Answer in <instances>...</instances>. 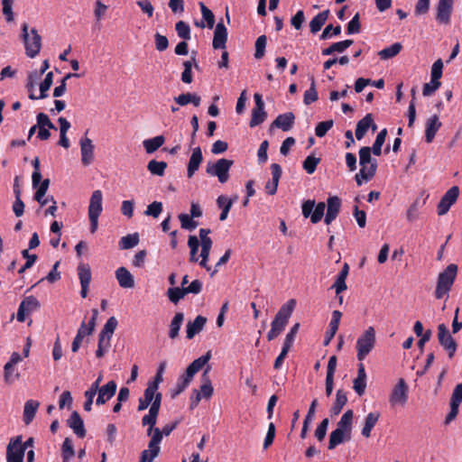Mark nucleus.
Listing matches in <instances>:
<instances>
[{
    "mask_svg": "<svg viewBox=\"0 0 462 462\" xmlns=\"http://www.w3.org/2000/svg\"><path fill=\"white\" fill-rule=\"evenodd\" d=\"M162 402V394L156 396V400L152 402L149 411L142 419L143 426H149L147 429V435L151 437L148 443V451L158 456L160 452V443L162 439V432L159 428H154L157 422V417L159 414L160 407Z\"/></svg>",
    "mask_w": 462,
    "mask_h": 462,
    "instance_id": "1",
    "label": "nucleus"
},
{
    "mask_svg": "<svg viewBox=\"0 0 462 462\" xmlns=\"http://www.w3.org/2000/svg\"><path fill=\"white\" fill-rule=\"evenodd\" d=\"M371 153V148L368 146L361 147L359 150V164L361 168L355 176L358 186H361L364 181L372 180L376 173L377 161L372 158Z\"/></svg>",
    "mask_w": 462,
    "mask_h": 462,
    "instance_id": "2",
    "label": "nucleus"
},
{
    "mask_svg": "<svg viewBox=\"0 0 462 462\" xmlns=\"http://www.w3.org/2000/svg\"><path fill=\"white\" fill-rule=\"evenodd\" d=\"M295 306L296 300L294 299H291L289 300L285 304H283L278 310L274 319L271 323V329L267 334V339L269 341H272L274 338H276L284 329L290 317L293 312Z\"/></svg>",
    "mask_w": 462,
    "mask_h": 462,
    "instance_id": "3",
    "label": "nucleus"
},
{
    "mask_svg": "<svg viewBox=\"0 0 462 462\" xmlns=\"http://www.w3.org/2000/svg\"><path fill=\"white\" fill-rule=\"evenodd\" d=\"M457 273V266L450 263L447 268L439 274L435 297L442 299L448 293L455 282Z\"/></svg>",
    "mask_w": 462,
    "mask_h": 462,
    "instance_id": "4",
    "label": "nucleus"
},
{
    "mask_svg": "<svg viewBox=\"0 0 462 462\" xmlns=\"http://www.w3.org/2000/svg\"><path fill=\"white\" fill-rule=\"evenodd\" d=\"M22 38L24 43L25 53L30 58L38 55L42 48V37L35 28L31 29L26 23L22 24Z\"/></svg>",
    "mask_w": 462,
    "mask_h": 462,
    "instance_id": "5",
    "label": "nucleus"
},
{
    "mask_svg": "<svg viewBox=\"0 0 462 462\" xmlns=\"http://www.w3.org/2000/svg\"><path fill=\"white\" fill-rule=\"evenodd\" d=\"M375 330L374 327H368L356 340V357L363 361L375 346Z\"/></svg>",
    "mask_w": 462,
    "mask_h": 462,
    "instance_id": "6",
    "label": "nucleus"
},
{
    "mask_svg": "<svg viewBox=\"0 0 462 462\" xmlns=\"http://www.w3.org/2000/svg\"><path fill=\"white\" fill-rule=\"evenodd\" d=\"M234 162L228 159H219L216 162H208L206 172L210 176H216L220 183H226L229 179V170Z\"/></svg>",
    "mask_w": 462,
    "mask_h": 462,
    "instance_id": "7",
    "label": "nucleus"
},
{
    "mask_svg": "<svg viewBox=\"0 0 462 462\" xmlns=\"http://www.w3.org/2000/svg\"><path fill=\"white\" fill-rule=\"evenodd\" d=\"M326 204L324 202H319L315 204V200L308 199L302 203L301 210L304 217H310V221L313 224L319 223L325 212Z\"/></svg>",
    "mask_w": 462,
    "mask_h": 462,
    "instance_id": "8",
    "label": "nucleus"
},
{
    "mask_svg": "<svg viewBox=\"0 0 462 462\" xmlns=\"http://www.w3.org/2000/svg\"><path fill=\"white\" fill-rule=\"evenodd\" d=\"M409 387L403 378H400L392 390L389 402L392 407L404 406L408 401Z\"/></svg>",
    "mask_w": 462,
    "mask_h": 462,
    "instance_id": "9",
    "label": "nucleus"
},
{
    "mask_svg": "<svg viewBox=\"0 0 462 462\" xmlns=\"http://www.w3.org/2000/svg\"><path fill=\"white\" fill-rule=\"evenodd\" d=\"M211 358V352L208 351L205 355L199 356L195 359L192 363L189 365L184 374H182L179 378L181 379L184 383H187L189 385L192 381L194 375L208 364V362Z\"/></svg>",
    "mask_w": 462,
    "mask_h": 462,
    "instance_id": "10",
    "label": "nucleus"
},
{
    "mask_svg": "<svg viewBox=\"0 0 462 462\" xmlns=\"http://www.w3.org/2000/svg\"><path fill=\"white\" fill-rule=\"evenodd\" d=\"M24 448H23V438L17 436L11 439L6 448V462H23Z\"/></svg>",
    "mask_w": 462,
    "mask_h": 462,
    "instance_id": "11",
    "label": "nucleus"
},
{
    "mask_svg": "<svg viewBox=\"0 0 462 462\" xmlns=\"http://www.w3.org/2000/svg\"><path fill=\"white\" fill-rule=\"evenodd\" d=\"M254 99L255 106L252 109L251 119L249 122V125L252 128L263 124L267 118V113L264 110V102L262 95L255 93L254 95Z\"/></svg>",
    "mask_w": 462,
    "mask_h": 462,
    "instance_id": "12",
    "label": "nucleus"
},
{
    "mask_svg": "<svg viewBox=\"0 0 462 462\" xmlns=\"http://www.w3.org/2000/svg\"><path fill=\"white\" fill-rule=\"evenodd\" d=\"M438 339L443 348L448 351L449 358H452L456 353L457 345L446 325L443 323L438 326Z\"/></svg>",
    "mask_w": 462,
    "mask_h": 462,
    "instance_id": "13",
    "label": "nucleus"
},
{
    "mask_svg": "<svg viewBox=\"0 0 462 462\" xmlns=\"http://www.w3.org/2000/svg\"><path fill=\"white\" fill-rule=\"evenodd\" d=\"M459 195V189L457 186L451 187L441 198L438 204V214L439 216L448 213L451 206L457 201Z\"/></svg>",
    "mask_w": 462,
    "mask_h": 462,
    "instance_id": "14",
    "label": "nucleus"
},
{
    "mask_svg": "<svg viewBox=\"0 0 462 462\" xmlns=\"http://www.w3.org/2000/svg\"><path fill=\"white\" fill-rule=\"evenodd\" d=\"M40 303L39 300L33 296H28L20 303L16 319L19 322H24L25 317L27 314L32 313V311L39 309Z\"/></svg>",
    "mask_w": 462,
    "mask_h": 462,
    "instance_id": "15",
    "label": "nucleus"
},
{
    "mask_svg": "<svg viewBox=\"0 0 462 462\" xmlns=\"http://www.w3.org/2000/svg\"><path fill=\"white\" fill-rule=\"evenodd\" d=\"M77 272L81 286L80 295L82 298H87L92 277L90 266L88 263H80L78 265Z\"/></svg>",
    "mask_w": 462,
    "mask_h": 462,
    "instance_id": "16",
    "label": "nucleus"
},
{
    "mask_svg": "<svg viewBox=\"0 0 462 462\" xmlns=\"http://www.w3.org/2000/svg\"><path fill=\"white\" fill-rule=\"evenodd\" d=\"M81 162L85 166L90 165L94 162V144L86 135L79 140Z\"/></svg>",
    "mask_w": 462,
    "mask_h": 462,
    "instance_id": "17",
    "label": "nucleus"
},
{
    "mask_svg": "<svg viewBox=\"0 0 462 462\" xmlns=\"http://www.w3.org/2000/svg\"><path fill=\"white\" fill-rule=\"evenodd\" d=\"M327 213L325 216V223L329 225L332 221H334L341 208V199L337 196L328 197L327 200Z\"/></svg>",
    "mask_w": 462,
    "mask_h": 462,
    "instance_id": "18",
    "label": "nucleus"
},
{
    "mask_svg": "<svg viewBox=\"0 0 462 462\" xmlns=\"http://www.w3.org/2000/svg\"><path fill=\"white\" fill-rule=\"evenodd\" d=\"M103 194L102 191L97 189L93 191L88 205V217H99L103 211Z\"/></svg>",
    "mask_w": 462,
    "mask_h": 462,
    "instance_id": "19",
    "label": "nucleus"
},
{
    "mask_svg": "<svg viewBox=\"0 0 462 462\" xmlns=\"http://www.w3.org/2000/svg\"><path fill=\"white\" fill-rule=\"evenodd\" d=\"M442 124L438 115H433L429 117L425 124V141L428 143L433 142L437 132L441 127Z\"/></svg>",
    "mask_w": 462,
    "mask_h": 462,
    "instance_id": "20",
    "label": "nucleus"
},
{
    "mask_svg": "<svg viewBox=\"0 0 462 462\" xmlns=\"http://www.w3.org/2000/svg\"><path fill=\"white\" fill-rule=\"evenodd\" d=\"M227 41V30L223 23V22H219L215 28L214 37L212 42V46L216 50H224L226 49V43Z\"/></svg>",
    "mask_w": 462,
    "mask_h": 462,
    "instance_id": "21",
    "label": "nucleus"
},
{
    "mask_svg": "<svg viewBox=\"0 0 462 462\" xmlns=\"http://www.w3.org/2000/svg\"><path fill=\"white\" fill-rule=\"evenodd\" d=\"M453 0H439L438 12L436 19L444 24L450 22V15L452 12Z\"/></svg>",
    "mask_w": 462,
    "mask_h": 462,
    "instance_id": "22",
    "label": "nucleus"
},
{
    "mask_svg": "<svg viewBox=\"0 0 462 462\" xmlns=\"http://www.w3.org/2000/svg\"><path fill=\"white\" fill-rule=\"evenodd\" d=\"M158 394L162 393L156 392V384H148L147 388L144 390L143 397L139 399L137 410L141 411L146 410L149 405L152 406Z\"/></svg>",
    "mask_w": 462,
    "mask_h": 462,
    "instance_id": "23",
    "label": "nucleus"
},
{
    "mask_svg": "<svg viewBox=\"0 0 462 462\" xmlns=\"http://www.w3.org/2000/svg\"><path fill=\"white\" fill-rule=\"evenodd\" d=\"M202 161L203 156L200 147L193 148L187 168V177L189 179L193 177V175L199 170Z\"/></svg>",
    "mask_w": 462,
    "mask_h": 462,
    "instance_id": "24",
    "label": "nucleus"
},
{
    "mask_svg": "<svg viewBox=\"0 0 462 462\" xmlns=\"http://www.w3.org/2000/svg\"><path fill=\"white\" fill-rule=\"evenodd\" d=\"M116 383L115 381H109L105 385L101 386L97 391L98 396L97 398L96 403L97 405H101L109 401L116 392Z\"/></svg>",
    "mask_w": 462,
    "mask_h": 462,
    "instance_id": "25",
    "label": "nucleus"
},
{
    "mask_svg": "<svg viewBox=\"0 0 462 462\" xmlns=\"http://www.w3.org/2000/svg\"><path fill=\"white\" fill-rule=\"evenodd\" d=\"M370 127H372L373 131H375L377 128L376 125L374 124L373 116L371 114H367L356 124L355 133L356 139H363V137L365 135L366 132Z\"/></svg>",
    "mask_w": 462,
    "mask_h": 462,
    "instance_id": "26",
    "label": "nucleus"
},
{
    "mask_svg": "<svg viewBox=\"0 0 462 462\" xmlns=\"http://www.w3.org/2000/svg\"><path fill=\"white\" fill-rule=\"evenodd\" d=\"M116 278L121 288L132 289L134 287V278L125 267H119L116 269Z\"/></svg>",
    "mask_w": 462,
    "mask_h": 462,
    "instance_id": "27",
    "label": "nucleus"
},
{
    "mask_svg": "<svg viewBox=\"0 0 462 462\" xmlns=\"http://www.w3.org/2000/svg\"><path fill=\"white\" fill-rule=\"evenodd\" d=\"M366 373L364 364L360 363L357 368V376L353 382V389L359 395L362 396L366 389Z\"/></svg>",
    "mask_w": 462,
    "mask_h": 462,
    "instance_id": "28",
    "label": "nucleus"
},
{
    "mask_svg": "<svg viewBox=\"0 0 462 462\" xmlns=\"http://www.w3.org/2000/svg\"><path fill=\"white\" fill-rule=\"evenodd\" d=\"M295 121V116L292 112H287L279 115L276 119L273 122L272 126L282 129L284 132L290 131Z\"/></svg>",
    "mask_w": 462,
    "mask_h": 462,
    "instance_id": "29",
    "label": "nucleus"
},
{
    "mask_svg": "<svg viewBox=\"0 0 462 462\" xmlns=\"http://www.w3.org/2000/svg\"><path fill=\"white\" fill-rule=\"evenodd\" d=\"M207 319L203 316H197L193 321H189L186 326V337L188 339L193 338L204 328Z\"/></svg>",
    "mask_w": 462,
    "mask_h": 462,
    "instance_id": "30",
    "label": "nucleus"
},
{
    "mask_svg": "<svg viewBox=\"0 0 462 462\" xmlns=\"http://www.w3.org/2000/svg\"><path fill=\"white\" fill-rule=\"evenodd\" d=\"M68 426L73 430V432L79 438H84L86 436V430L84 428V422L80 418L78 411H73L69 418Z\"/></svg>",
    "mask_w": 462,
    "mask_h": 462,
    "instance_id": "31",
    "label": "nucleus"
},
{
    "mask_svg": "<svg viewBox=\"0 0 462 462\" xmlns=\"http://www.w3.org/2000/svg\"><path fill=\"white\" fill-rule=\"evenodd\" d=\"M271 171H272V180H269L265 185V190L269 195H274L277 191L278 183L280 180V178L282 176V168L277 163H273L271 165Z\"/></svg>",
    "mask_w": 462,
    "mask_h": 462,
    "instance_id": "32",
    "label": "nucleus"
},
{
    "mask_svg": "<svg viewBox=\"0 0 462 462\" xmlns=\"http://www.w3.org/2000/svg\"><path fill=\"white\" fill-rule=\"evenodd\" d=\"M210 370H211V366L209 365H208L207 367L205 368L204 372L201 374L202 384L200 386V390L199 391V393H200L201 395L203 396V398H205V399H209L214 393L211 380L208 375V373Z\"/></svg>",
    "mask_w": 462,
    "mask_h": 462,
    "instance_id": "33",
    "label": "nucleus"
},
{
    "mask_svg": "<svg viewBox=\"0 0 462 462\" xmlns=\"http://www.w3.org/2000/svg\"><path fill=\"white\" fill-rule=\"evenodd\" d=\"M200 244H201V252H200L201 260L199 262V263L202 268H204L209 272V271H211V266L208 265V262L210 250H211L213 242H212V239L209 237V238L201 240Z\"/></svg>",
    "mask_w": 462,
    "mask_h": 462,
    "instance_id": "34",
    "label": "nucleus"
},
{
    "mask_svg": "<svg viewBox=\"0 0 462 462\" xmlns=\"http://www.w3.org/2000/svg\"><path fill=\"white\" fill-rule=\"evenodd\" d=\"M40 406V402L36 400H28L24 403L23 407V422L25 425H29L37 412Z\"/></svg>",
    "mask_w": 462,
    "mask_h": 462,
    "instance_id": "35",
    "label": "nucleus"
},
{
    "mask_svg": "<svg viewBox=\"0 0 462 462\" xmlns=\"http://www.w3.org/2000/svg\"><path fill=\"white\" fill-rule=\"evenodd\" d=\"M50 186V180H43L37 188V190L34 194V199L41 205V207H44L47 203L51 202L50 196L45 198L46 192Z\"/></svg>",
    "mask_w": 462,
    "mask_h": 462,
    "instance_id": "36",
    "label": "nucleus"
},
{
    "mask_svg": "<svg viewBox=\"0 0 462 462\" xmlns=\"http://www.w3.org/2000/svg\"><path fill=\"white\" fill-rule=\"evenodd\" d=\"M350 439V434L336 429L329 435L328 449H334L337 446L342 444L346 440H349Z\"/></svg>",
    "mask_w": 462,
    "mask_h": 462,
    "instance_id": "37",
    "label": "nucleus"
},
{
    "mask_svg": "<svg viewBox=\"0 0 462 462\" xmlns=\"http://www.w3.org/2000/svg\"><path fill=\"white\" fill-rule=\"evenodd\" d=\"M380 418V413L378 411L369 412L365 419V424L362 429V435L365 438H369L371 436V431L374 427L376 425Z\"/></svg>",
    "mask_w": 462,
    "mask_h": 462,
    "instance_id": "38",
    "label": "nucleus"
},
{
    "mask_svg": "<svg viewBox=\"0 0 462 462\" xmlns=\"http://www.w3.org/2000/svg\"><path fill=\"white\" fill-rule=\"evenodd\" d=\"M184 320V315L182 312H177L172 318L170 328H169V337L171 339H175L179 337V332L181 328V325Z\"/></svg>",
    "mask_w": 462,
    "mask_h": 462,
    "instance_id": "39",
    "label": "nucleus"
},
{
    "mask_svg": "<svg viewBox=\"0 0 462 462\" xmlns=\"http://www.w3.org/2000/svg\"><path fill=\"white\" fill-rule=\"evenodd\" d=\"M165 138L163 135H157L153 138L145 139L143 145L147 153L151 154L156 152L161 146L163 145Z\"/></svg>",
    "mask_w": 462,
    "mask_h": 462,
    "instance_id": "40",
    "label": "nucleus"
},
{
    "mask_svg": "<svg viewBox=\"0 0 462 462\" xmlns=\"http://www.w3.org/2000/svg\"><path fill=\"white\" fill-rule=\"evenodd\" d=\"M353 40H345L331 44L328 48L322 50V55L328 56L334 52H344L348 47L353 44Z\"/></svg>",
    "mask_w": 462,
    "mask_h": 462,
    "instance_id": "41",
    "label": "nucleus"
},
{
    "mask_svg": "<svg viewBox=\"0 0 462 462\" xmlns=\"http://www.w3.org/2000/svg\"><path fill=\"white\" fill-rule=\"evenodd\" d=\"M347 402V397L344 390L338 389L336 393L335 402L330 409V412L333 415H337L341 412L343 407Z\"/></svg>",
    "mask_w": 462,
    "mask_h": 462,
    "instance_id": "42",
    "label": "nucleus"
},
{
    "mask_svg": "<svg viewBox=\"0 0 462 462\" xmlns=\"http://www.w3.org/2000/svg\"><path fill=\"white\" fill-rule=\"evenodd\" d=\"M328 14H329V11L326 10V11H323V12L318 14L317 15H315L312 18V20L310 23V32L312 33H317L318 32L320 31V29L325 24V23L328 17Z\"/></svg>",
    "mask_w": 462,
    "mask_h": 462,
    "instance_id": "43",
    "label": "nucleus"
},
{
    "mask_svg": "<svg viewBox=\"0 0 462 462\" xmlns=\"http://www.w3.org/2000/svg\"><path fill=\"white\" fill-rule=\"evenodd\" d=\"M354 412L352 410L346 411L339 421L337 422V429L341 430L351 435L352 423H353Z\"/></svg>",
    "mask_w": 462,
    "mask_h": 462,
    "instance_id": "44",
    "label": "nucleus"
},
{
    "mask_svg": "<svg viewBox=\"0 0 462 462\" xmlns=\"http://www.w3.org/2000/svg\"><path fill=\"white\" fill-rule=\"evenodd\" d=\"M354 412L352 410L346 411L339 421L337 422V429L341 430L351 435L352 423H353Z\"/></svg>",
    "mask_w": 462,
    "mask_h": 462,
    "instance_id": "45",
    "label": "nucleus"
},
{
    "mask_svg": "<svg viewBox=\"0 0 462 462\" xmlns=\"http://www.w3.org/2000/svg\"><path fill=\"white\" fill-rule=\"evenodd\" d=\"M200 97L197 94L192 93H185L180 94L178 97H174V101L179 106H186L189 103L193 104L195 106H199L200 105Z\"/></svg>",
    "mask_w": 462,
    "mask_h": 462,
    "instance_id": "46",
    "label": "nucleus"
},
{
    "mask_svg": "<svg viewBox=\"0 0 462 462\" xmlns=\"http://www.w3.org/2000/svg\"><path fill=\"white\" fill-rule=\"evenodd\" d=\"M233 200L231 199H228L227 197L221 195L217 199V204L219 208L222 209V212L219 216L220 221H225L228 216V212L233 205Z\"/></svg>",
    "mask_w": 462,
    "mask_h": 462,
    "instance_id": "47",
    "label": "nucleus"
},
{
    "mask_svg": "<svg viewBox=\"0 0 462 462\" xmlns=\"http://www.w3.org/2000/svg\"><path fill=\"white\" fill-rule=\"evenodd\" d=\"M402 44L395 42L389 47H386L378 52L381 60H389L395 57L402 51Z\"/></svg>",
    "mask_w": 462,
    "mask_h": 462,
    "instance_id": "48",
    "label": "nucleus"
},
{
    "mask_svg": "<svg viewBox=\"0 0 462 462\" xmlns=\"http://www.w3.org/2000/svg\"><path fill=\"white\" fill-rule=\"evenodd\" d=\"M387 135V130L384 128L381 130L376 135L375 141L371 148V152L375 156H380L382 154V147L385 142V138Z\"/></svg>",
    "mask_w": 462,
    "mask_h": 462,
    "instance_id": "49",
    "label": "nucleus"
},
{
    "mask_svg": "<svg viewBox=\"0 0 462 462\" xmlns=\"http://www.w3.org/2000/svg\"><path fill=\"white\" fill-rule=\"evenodd\" d=\"M166 168L167 163L165 162L152 160L147 164V170L151 172V174L156 176H163Z\"/></svg>",
    "mask_w": 462,
    "mask_h": 462,
    "instance_id": "50",
    "label": "nucleus"
},
{
    "mask_svg": "<svg viewBox=\"0 0 462 462\" xmlns=\"http://www.w3.org/2000/svg\"><path fill=\"white\" fill-rule=\"evenodd\" d=\"M139 243V236L137 233L130 234L123 236L119 241L121 249H130L136 246Z\"/></svg>",
    "mask_w": 462,
    "mask_h": 462,
    "instance_id": "51",
    "label": "nucleus"
},
{
    "mask_svg": "<svg viewBox=\"0 0 462 462\" xmlns=\"http://www.w3.org/2000/svg\"><path fill=\"white\" fill-rule=\"evenodd\" d=\"M175 30H176L178 36L180 39H182L184 41L190 40V38H191L190 27L186 22H184V21L177 22L175 24Z\"/></svg>",
    "mask_w": 462,
    "mask_h": 462,
    "instance_id": "52",
    "label": "nucleus"
},
{
    "mask_svg": "<svg viewBox=\"0 0 462 462\" xmlns=\"http://www.w3.org/2000/svg\"><path fill=\"white\" fill-rule=\"evenodd\" d=\"M188 245L190 249L189 261L192 263L199 262V256L197 255L199 247V240L196 236H189L188 240Z\"/></svg>",
    "mask_w": 462,
    "mask_h": 462,
    "instance_id": "53",
    "label": "nucleus"
},
{
    "mask_svg": "<svg viewBox=\"0 0 462 462\" xmlns=\"http://www.w3.org/2000/svg\"><path fill=\"white\" fill-rule=\"evenodd\" d=\"M167 296L174 304H177L181 299H183L186 296V292L183 288L180 287H171L167 291Z\"/></svg>",
    "mask_w": 462,
    "mask_h": 462,
    "instance_id": "54",
    "label": "nucleus"
},
{
    "mask_svg": "<svg viewBox=\"0 0 462 462\" xmlns=\"http://www.w3.org/2000/svg\"><path fill=\"white\" fill-rule=\"evenodd\" d=\"M52 82H53V73L51 71H50L46 74L45 79L40 84L39 98H46L48 97V90L51 87Z\"/></svg>",
    "mask_w": 462,
    "mask_h": 462,
    "instance_id": "55",
    "label": "nucleus"
},
{
    "mask_svg": "<svg viewBox=\"0 0 462 462\" xmlns=\"http://www.w3.org/2000/svg\"><path fill=\"white\" fill-rule=\"evenodd\" d=\"M318 92L316 89V84L314 78H311V84L308 90L304 93L303 102L305 105H310L318 100Z\"/></svg>",
    "mask_w": 462,
    "mask_h": 462,
    "instance_id": "56",
    "label": "nucleus"
},
{
    "mask_svg": "<svg viewBox=\"0 0 462 462\" xmlns=\"http://www.w3.org/2000/svg\"><path fill=\"white\" fill-rule=\"evenodd\" d=\"M72 77L79 78L80 75L77 73H68L61 80L60 84L53 89V97H60L64 95L67 89V80Z\"/></svg>",
    "mask_w": 462,
    "mask_h": 462,
    "instance_id": "57",
    "label": "nucleus"
},
{
    "mask_svg": "<svg viewBox=\"0 0 462 462\" xmlns=\"http://www.w3.org/2000/svg\"><path fill=\"white\" fill-rule=\"evenodd\" d=\"M178 217L183 229L191 231L194 230L199 225L198 222L193 220V217L188 214L181 213Z\"/></svg>",
    "mask_w": 462,
    "mask_h": 462,
    "instance_id": "58",
    "label": "nucleus"
},
{
    "mask_svg": "<svg viewBox=\"0 0 462 462\" xmlns=\"http://www.w3.org/2000/svg\"><path fill=\"white\" fill-rule=\"evenodd\" d=\"M62 458L63 462H68L70 458L74 457V448L73 443L70 439L66 438L62 443Z\"/></svg>",
    "mask_w": 462,
    "mask_h": 462,
    "instance_id": "59",
    "label": "nucleus"
},
{
    "mask_svg": "<svg viewBox=\"0 0 462 462\" xmlns=\"http://www.w3.org/2000/svg\"><path fill=\"white\" fill-rule=\"evenodd\" d=\"M266 43H267L266 35H261L256 39L255 52H254L255 59L260 60L264 56Z\"/></svg>",
    "mask_w": 462,
    "mask_h": 462,
    "instance_id": "60",
    "label": "nucleus"
},
{
    "mask_svg": "<svg viewBox=\"0 0 462 462\" xmlns=\"http://www.w3.org/2000/svg\"><path fill=\"white\" fill-rule=\"evenodd\" d=\"M118 325V321L115 317H110L106 324L104 325L100 334L112 337L116 327Z\"/></svg>",
    "mask_w": 462,
    "mask_h": 462,
    "instance_id": "61",
    "label": "nucleus"
},
{
    "mask_svg": "<svg viewBox=\"0 0 462 462\" xmlns=\"http://www.w3.org/2000/svg\"><path fill=\"white\" fill-rule=\"evenodd\" d=\"M319 161V158H317L313 155H309L303 162V169L307 171V173L312 174L316 171Z\"/></svg>",
    "mask_w": 462,
    "mask_h": 462,
    "instance_id": "62",
    "label": "nucleus"
},
{
    "mask_svg": "<svg viewBox=\"0 0 462 462\" xmlns=\"http://www.w3.org/2000/svg\"><path fill=\"white\" fill-rule=\"evenodd\" d=\"M199 7L203 20L207 23L208 27L209 29L213 28L215 23V16L213 13L202 2L199 3Z\"/></svg>",
    "mask_w": 462,
    "mask_h": 462,
    "instance_id": "63",
    "label": "nucleus"
},
{
    "mask_svg": "<svg viewBox=\"0 0 462 462\" xmlns=\"http://www.w3.org/2000/svg\"><path fill=\"white\" fill-rule=\"evenodd\" d=\"M333 120H327L319 123L315 128V134L318 137H323L332 128Z\"/></svg>",
    "mask_w": 462,
    "mask_h": 462,
    "instance_id": "64",
    "label": "nucleus"
}]
</instances>
